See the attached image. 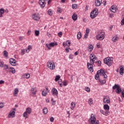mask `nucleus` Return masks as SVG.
<instances>
[{
  "instance_id": "27",
  "label": "nucleus",
  "mask_w": 124,
  "mask_h": 124,
  "mask_svg": "<svg viewBox=\"0 0 124 124\" xmlns=\"http://www.w3.org/2000/svg\"><path fill=\"white\" fill-rule=\"evenodd\" d=\"M59 80H61V76L60 75H57L55 77V82H58Z\"/></svg>"
},
{
  "instance_id": "36",
  "label": "nucleus",
  "mask_w": 124,
  "mask_h": 124,
  "mask_svg": "<svg viewBox=\"0 0 124 124\" xmlns=\"http://www.w3.org/2000/svg\"><path fill=\"white\" fill-rule=\"evenodd\" d=\"M89 49L90 50V52H92L93 51V45H90L89 46Z\"/></svg>"
},
{
  "instance_id": "33",
  "label": "nucleus",
  "mask_w": 124,
  "mask_h": 124,
  "mask_svg": "<svg viewBox=\"0 0 124 124\" xmlns=\"http://www.w3.org/2000/svg\"><path fill=\"white\" fill-rule=\"evenodd\" d=\"M49 44H50V46L51 47H54V46H57V45H58V44L57 43V42L54 43H51Z\"/></svg>"
},
{
  "instance_id": "37",
  "label": "nucleus",
  "mask_w": 124,
  "mask_h": 124,
  "mask_svg": "<svg viewBox=\"0 0 124 124\" xmlns=\"http://www.w3.org/2000/svg\"><path fill=\"white\" fill-rule=\"evenodd\" d=\"M18 93H19V90L18 89V88H15L14 94H17Z\"/></svg>"
},
{
  "instance_id": "17",
  "label": "nucleus",
  "mask_w": 124,
  "mask_h": 124,
  "mask_svg": "<svg viewBox=\"0 0 124 124\" xmlns=\"http://www.w3.org/2000/svg\"><path fill=\"white\" fill-rule=\"evenodd\" d=\"M87 67L89 70H90V72H93V64L90 62H88Z\"/></svg>"
},
{
  "instance_id": "41",
  "label": "nucleus",
  "mask_w": 124,
  "mask_h": 124,
  "mask_svg": "<svg viewBox=\"0 0 124 124\" xmlns=\"http://www.w3.org/2000/svg\"><path fill=\"white\" fill-rule=\"evenodd\" d=\"M46 47H47V48H48V50H51V45L50 44H46Z\"/></svg>"
},
{
  "instance_id": "51",
  "label": "nucleus",
  "mask_w": 124,
  "mask_h": 124,
  "mask_svg": "<svg viewBox=\"0 0 124 124\" xmlns=\"http://www.w3.org/2000/svg\"><path fill=\"white\" fill-rule=\"evenodd\" d=\"M58 12H59V13H62V8H58V10H57Z\"/></svg>"
},
{
  "instance_id": "46",
  "label": "nucleus",
  "mask_w": 124,
  "mask_h": 124,
  "mask_svg": "<svg viewBox=\"0 0 124 124\" xmlns=\"http://www.w3.org/2000/svg\"><path fill=\"white\" fill-rule=\"evenodd\" d=\"M71 44V43L70 42V41H67L66 42V45H67V46H70V45Z\"/></svg>"
},
{
  "instance_id": "39",
  "label": "nucleus",
  "mask_w": 124,
  "mask_h": 124,
  "mask_svg": "<svg viewBox=\"0 0 124 124\" xmlns=\"http://www.w3.org/2000/svg\"><path fill=\"white\" fill-rule=\"evenodd\" d=\"M99 82H100L101 84H102V85H104V84H105V83H106V80L104 79L103 80H100Z\"/></svg>"
},
{
  "instance_id": "56",
  "label": "nucleus",
  "mask_w": 124,
  "mask_h": 124,
  "mask_svg": "<svg viewBox=\"0 0 124 124\" xmlns=\"http://www.w3.org/2000/svg\"><path fill=\"white\" fill-rule=\"evenodd\" d=\"M25 49H22L21 50V54H22V55H25Z\"/></svg>"
},
{
  "instance_id": "2",
  "label": "nucleus",
  "mask_w": 124,
  "mask_h": 124,
  "mask_svg": "<svg viewBox=\"0 0 124 124\" xmlns=\"http://www.w3.org/2000/svg\"><path fill=\"white\" fill-rule=\"evenodd\" d=\"M89 123L90 124H99V121L96 120V117L93 114H92L91 118L89 119Z\"/></svg>"
},
{
  "instance_id": "55",
  "label": "nucleus",
  "mask_w": 124,
  "mask_h": 124,
  "mask_svg": "<svg viewBox=\"0 0 124 124\" xmlns=\"http://www.w3.org/2000/svg\"><path fill=\"white\" fill-rule=\"evenodd\" d=\"M51 101L52 105H55L56 104V101L53 100V99H52Z\"/></svg>"
},
{
  "instance_id": "52",
  "label": "nucleus",
  "mask_w": 124,
  "mask_h": 124,
  "mask_svg": "<svg viewBox=\"0 0 124 124\" xmlns=\"http://www.w3.org/2000/svg\"><path fill=\"white\" fill-rule=\"evenodd\" d=\"M3 106H4L3 103L1 102L0 103V108H3Z\"/></svg>"
},
{
  "instance_id": "32",
  "label": "nucleus",
  "mask_w": 124,
  "mask_h": 124,
  "mask_svg": "<svg viewBox=\"0 0 124 124\" xmlns=\"http://www.w3.org/2000/svg\"><path fill=\"white\" fill-rule=\"evenodd\" d=\"M75 103L74 102H72L71 103V109H74V108H75Z\"/></svg>"
},
{
  "instance_id": "30",
  "label": "nucleus",
  "mask_w": 124,
  "mask_h": 124,
  "mask_svg": "<svg viewBox=\"0 0 124 124\" xmlns=\"http://www.w3.org/2000/svg\"><path fill=\"white\" fill-rule=\"evenodd\" d=\"M81 37H82V33H81V32H78V34H77L78 39H80Z\"/></svg>"
},
{
  "instance_id": "29",
  "label": "nucleus",
  "mask_w": 124,
  "mask_h": 124,
  "mask_svg": "<svg viewBox=\"0 0 124 124\" xmlns=\"http://www.w3.org/2000/svg\"><path fill=\"white\" fill-rule=\"evenodd\" d=\"M4 13V9H0V17H3L2 14Z\"/></svg>"
},
{
  "instance_id": "63",
  "label": "nucleus",
  "mask_w": 124,
  "mask_h": 124,
  "mask_svg": "<svg viewBox=\"0 0 124 124\" xmlns=\"http://www.w3.org/2000/svg\"><path fill=\"white\" fill-rule=\"evenodd\" d=\"M74 54L75 55V56H77V55H79V52L76 51L75 52Z\"/></svg>"
},
{
  "instance_id": "35",
  "label": "nucleus",
  "mask_w": 124,
  "mask_h": 124,
  "mask_svg": "<svg viewBox=\"0 0 124 124\" xmlns=\"http://www.w3.org/2000/svg\"><path fill=\"white\" fill-rule=\"evenodd\" d=\"M31 46H28L27 48H26V53H29L31 51Z\"/></svg>"
},
{
  "instance_id": "23",
  "label": "nucleus",
  "mask_w": 124,
  "mask_h": 124,
  "mask_svg": "<svg viewBox=\"0 0 124 124\" xmlns=\"http://www.w3.org/2000/svg\"><path fill=\"white\" fill-rule=\"evenodd\" d=\"M72 18L74 21H76V20L78 19V16H77V15L75 14L73 15Z\"/></svg>"
},
{
  "instance_id": "43",
  "label": "nucleus",
  "mask_w": 124,
  "mask_h": 124,
  "mask_svg": "<svg viewBox=\"0 0 124 124\" xmlns=\"http://www.w3.org/2000/svg\"><path fill=\"white\" fill-rule=\"evenodd\" d=\"M35 34L36 36H38V35H39V31H35Z\"/></svg>"
},
{
  "instance_id": "59",
  "label": "nucleus",
  "mask_w": 124,
  "mask_h": 124,
  "mask_svg": "<svg viewBox=\"0 0 124 124\" xmlns=\"http://www.w3.org/2000/svg\"><path fill=\"white\" fill-rule=\"evenodd\" d=\"M47 36L48 37H51V33H50V32H47Z\"/></svg>"
},
{
  "instance_id": "60",
  "label": "nucleus",
  "mask_w": 124,
  "mask_h": 124,
  "mask_svg": "<svg viewBox=\"0 0 124 124\" xmlns=\"http://www.w3.org/2000/svg\"><path fill=\"white\" fill-rule=\"evenodd\" d=\"M2 84H4V81L2 80H0V85H1Z\"/></svg>"
},
{
  "instance_id": "5",
  "label": "nucleus",
  "mask_w": 124,
  "mask_h": 124,
  "mask_svg": "<svg viewBox=\"0 0 124 124\" xmlns=\"http://www.w3.org/2000/svg\"><path fill=\"white\" fill-rule=\"evenodd\" d=\"M47 65L48 68L51 69V70H54L56 67V66L55 65V62H54L53 61H48L47 62Z\"/></svg>"
},
{
  "instance_id": "13",
  "label": "nucleus",
  "mask_w": 124,
  "mask_h": 124,
  "mask_svg": "<svg viewBox=\"0 0 124 124\" xmlns=\"http://www.w3.org/2000/svg\"><path fill=\"white\" fill-rule=\"evenodd\" d=\"M47 93H50V91L48 88H46V89L43 91L42 95H43V96H46L47 95Z\"/></svg>"
},
{
  "instance_id": "16",
  "label": "nucleus",
  "mask_w": 124,
  "mask_h": 124,
  "mask_svg": "<svg viewBox=\"0 0 124 124\" xmlns=\"http://www.w3.org/2000/svg\"><path fill=\"white\" fill-rule=\"evenodd\" d=\"M9 62L11 65L15 66L16 65V60L13 58H10L9 59Z\"/></svg>"
},
{
  "instance_id": "54",
  "label": "nucleus",
  "mask_w": 124,
  "mask_h": 124,
  "mask_svg": "<svg viewBox=\"0 0 124 124\" xmlns=\"http://www.w3.org/2000/svg\"><path fill=\"white\" fill-rule=\"evenodd\" d=\"M4 69H8V65H7V64H5V65H4Z\"/></svg>"
},
{
  "instance_id": "21",
  "label": "nucleus",
  "mask_w": 124,
  "mask_h": 124,
  "mask_svg": "<svg viewBox=\"0 0 124 124\" xmlns=\"http://www.w3.org/2000/svg\"><path fill=\"white\" fill-rule=\"evenodd\" d=\"M119 73H120V75H123V74H124V66H123V65L120 66Z\"/></svg>"
},
{
  "instance_id": "34",
  "label": "nucleus",
  "mask_w": 124,
  "mask_h": 124,
  "mask_svg": "<svg viewBox=\"0 0 124 124\" xmlns=\"http://www.w3.org/2000/svg\"><path fill=\"white\" fill-rule=\"evenodd\" d=\"M62 79H59V80L58 81V84L60 86V87H62Z\"/></svg>"
},
{
  "instance_id": "62",
  "label": "nucleus",
  "mask_w": 124,
  "mask_h": 124,
  "mask_svg": "<svg viewBox=\"0 0 124 124\" xmlns=\"http://www.w3.org/2000/svg\"><path fill=\"white\" fill-rule=\"evenodd\" d=\"M97 48H100V44L99 43H97L96 45Z\"/></svg>"
},
{
  "instance_id": "44",
  "label": "nucleus",
  "mask_w": 124,
  "mask_h": 124,
  "mask_svg": "<svg viewBox=\"0 0 124 124\" xmlns=\"http://www.w3.org/2000/svg\"><path fill=\"white\" fill-rule=\"evenodd\" d=\"M85 90L86 91V92H88V93H90V92H91V89H90V88L89 87H85Z\"/></svg>"
},
{
  "instance_id": "8",
  "label": "nucleus",
  "mask_w": 124,
  "mask_h": 124,
  "mask_svg": "<svg viewBox=\"0 0 124 124\" xmlns=\"http://www.w3.org/2000/svg\"><path fill=\"white\" fill-rule=\"evenodd\" d=\"M114 90H116V93H120L121 92H122V89H121V87L119 85L115 84L112 88Z\"/></svg>"
},
{
  "instance_id": "47",
  "label": "nucleus",
  "mask_w": 124,
  "mask_h": 124,
  "mask_svg": "<svg viewBox=\"0 0 124 124\" xmlns=\"http://www.w3.org/2000/svg\"><path fill=\"white\" fill-rule=\"evenodd\" d=\"M48 14L49 15H53V12H52V10L49 9L48 11Z\"/></svg>"
},
{
  "instance_id": "14",
  "label": "nucleus",
  "mask_w": 124,
  "mask_h": 124,
  "mask_svg": "<svg viewBox=\"0 0 124 124\" xmlns=\"http://www.w3.org/2000/svg\"><path fill=\"white\" fill-rule=\"evenodd\" d=\"M110 10L111 12H113V13H116L117 11L118 10V8L117 7V6L116 5H112L110 9Z\"/></svg>"
},
{
  "instance_id": "10",
  "label": "nucleus",
  "mask_w": 124,
  "mask_h": 124,
  "mask_svg": "<svg viewBox=\"0 0 124 124\" xmlns=\"http://www.w3.org/2000/svg\"><path fill=\"white\" fill-rule=\"evenodd\" d=\"M31 110L30 109H27L26 111L24 112L23 113V117L25 118V119H27L29 118V115L31 114Z\"/></svg>"
},
{
  "instance_id": "42",
  "label": "nucleus",
  "mask_w": 124,
  "mask_h": 124,
  "mask_svg": "<svg viewBox=\"0 0 124 124\" xmlns=\"http://www.w3.org/2000/svg\"><path fill=\"white\" fill-rule=\"evenodd\" d=\"M43 112L44 114L46 115V114H47V113H48V109H43Z\"/></svg>"
},
{
  "instance_id": "19",
  "label": "nucleus",
  "mask_w": 124,
  "mask_h": 124,
  "mask_svg": "<svg viewBox=\"0 0 124 124\" xmlns=\"http://www.w3.org/2000/svg\"><path fill=\"white\" fill-rule=\"evenodd\" d=\"M119 40V36L117 34L115 35L112 38V41L113 42H117Z\"/></svg>"
},
{
  "instance_id": "7",
  "label": "nucleus",
  "mask_w": 124,
  "mask_h": 124,
  "mask_svg": "<svg viewBox=\"0 0 124 124\" xmlns=\"http://www.w3.org/2000/svg\"><path fill=\"white\" fill-rule=\"evenodd\" d=\"M15 113H16V109H14L13 110H11L8 114V119L10 118H15Z\"/></svg>"
},
{
  "instance_id": "53",
  "label": "nucleus",
  "mask_w": 124,
  "mask_h": 124,
  "mask_svg": "<svg viewBox=\"0 0 124 124\" xmlns=\"http://www.w3.org/2000/svg\"><path fill=\"white\" fill-rule=\"evenodd\" d=\"M85 33L87 34H89V33H90V30L89 29H86Z\"/></svg>"
},
{
  "instance_id": "9",
  "label": "nucleus",
  "mask_w": 124,
  "mask_h": 124,
  "mask_svg": "<svg viewBox=\"0 0 124 124\" xmlns=\"http://www.w3.org/2000/svg\"><path fill=\"white\" fill-rule=\"evenodd\" d=\"M100 112L102 114H103V115H105V116H108V115L110 114V112L109 111V109H101Z\"/></svg>"
},
{
  "instance_id": "57",
  "label": "nucleus",
  "mask_w": 124,
  "mask_h": 124,
  "mask_svg": "<svg viewBox=\"0 0 124 124\" xmlns=\"http://www.w3.org/2000/svg\"><path fill=\"white\" fill-rule=\"evenodd\" d=\"M54 117H51V118H50V121L51 123H53V122H54Z\"/></svg>"
},
{
  "instance_id": "26",
  "label": "nucleus",
  "mask_w": 124,
  "mask_h": 124,
  "mask_svg": "<svg viewBox=\"0 0 124 124\" xmlns=\"http://www.w3.org/2000/svg\"><path fill=\"white\" fill-rule=\"evenodd\" d=\"M10 72H12L13 74H15V73H16V71L15 70V69L14 68L11 67L10 68Z\"/></svg>"
},
{
  "instance_id": "45",
  "label": "nucleus",
  "mask_w": 124,
  "mask_h": 124,
  "mask_svg": "<svg viewBox=\"0 0 124 124\" xmlns=\"http://www.w3.org/2000/svg\"><path fill=\"white\" fill-rule=\"evenodd\" d=\"M73 9H76L77 8V4H74L72 6Z\"/></svg>"
},
{
  "instance_id": "61",
  "label": "nucleus",
  "mask_w": 124,
  "mask_h": 124,
  "mask_svg": "<svg viewBox=\"0 0 124 124\" xmlns=\"http://www.w3.org/2000/svg\"><path fill=\"white\" fill-rule=\"evenodd\" d=\"M69 59H73V55L70 54V55L69 56Z\"/></svg>"
},
{
  "instance_id": "15",
  "label": "nucleus",
  "mask_w": 124,
  "mask_h": 124,
  "mask_svg": "<svg viewBox=\"0 0 124 124\" xmlns=\"http://www.w3.org/2000/svg\"><path fill=\"white\" fill-rule=\"evenodd\" d=\"M104 103H110V98H109V96H105L104 97L103 99Z\"/></svg>"
},
{
  "instance_id": "20",
  "label": "nucleus",
  "mask_w": 124,
  "mask_h": 124,
  "mask_svg": "<svg viewBox=\"0 0 124 124\" xmlns=\"http://www.w3.org/2000/svg\"><path fill=\"white\" fill-rule=\"evenodd\" d=\"M51 93L53 95H58V90L56 88H53L51 90Z\"/></svg>"
},
{
  "instance_id": "31",
  "label": "nucleus",
  "mask_w": 124,
  "mask_h": 124,
  "mask_svg": "<svg viewBox=\"0 0 124 124\" xmlns=\"http://www.w3.org/2000/svg\"><path fill=\"white\" fill-rule=\"evenodd\" d=\"M88 103L89 105H92V104H93V98H90L88 100Z\"/></svg>"
},
{
  "instance_id": "1",
  "label": "nucleus",
  "mask_w": 124,
  "mask_h": 124,
  "mask_svg": "<svg viewBox=\"0 0 124 124\" xmlns=\"http://www.w3.org/2000/svg\"><path fill=\"white\" fill-rule=\"evenodd\" d=\"M100 76H102L103 78H107V75L105 74V72L104 70L101 69L97 71V74L95 75V80H98Z\"/></svg>"
},
{
  "instance_id": "38",
  "label": "nucleus",
  "mask_w": 124,
  "mask_h": 124,
  "mask_svg": "<svg viewBox=\"0 0 124 124\" xmlns=\"http://www.w3.org/2000/svg\"><path fill=\"white\" fill-rule=\"evenodd\" d=\"M110 107H109V105L107 104H105L104 105V109H109Z\"/></svg>"
},
{
  "instance_id": "58",
  "label": "nucleus",
  "mask_w": 124,
  "mask_h": 124,
  "mask_svg": "<svg viewBox=\"0 0 124 124\" xmlns=\"http://www.w3.org/2000/svg\"><path fill=\"white\" fill-rule=\"evenodd\" d=\"M89 36V34H87L85 33V34L84 35V38H88V36Z\"/></svg>"
},
{
  "instance_id": "49",
  "label": "nucleus",
  "mask_w": 124,
  "mask_h": 124,
  "mask_svg": "<svg viewBox=\"0 0 124 124\" xmlns=\"http://www.w3.org/2000/svg\"><path fill=\"white\" fill-rule=\"evenodd\" d=\"M63 86H67V81L64 80L63 81Z\"/></svg>"
},
{
  "instance_id": "18",
  "label": "nucleus",
  "mask_w": 124,
  "mask_h": 124,
  "mask_svg": "<svg viewBox=\"0 0 124 124\" xmlns=\"http://www.w3.org/2000/svg\"><path fill=\"white\" fill-rule=\"evenodd\" d=\"M102 4V0H96L95 1V5L96 6H100Z\"/></svg>"
},
{
  "instance_id": "24",
  "label": "nucleus",
  "mask_w": 124,
  "mask_h": 124,
  "mask_svg": "<svg viewBox=\"0 0 124 124\" xmlns=\"http://www.w3.org/2000/svg\"><path fill=\"white\" fill-rule=\"evenodd\" d=\"M97 60V58L94 57L93 58H92V59H90V63L92 64H93L94 63V61H96Z\"/></svg>"
},
{
  "instance_id": "40",
  "label": "nucleus",
  "mask_w": 124,
  "mask_h": 124,
  "mask_svg": "<svg viewBox=\"0 0 124 124\" xmlns=\"http://www.w3.org/2000/svg\"><path fill=\"white\" fill-rule=\"evenodd\" d=\"M96 57L94 54H91L90 56V60H92V59H93V58H95Z\"/></svg>"
},
{
  "instance_id": "12",
  "label": "nucleus",
  "mask_w": 124,
  "mask_h": 124,
  "mask_svg": "<svg viewBox=\"0 0 124 124\" xmlns=\"http://www.w3.org/2000/svg\"><path fill=\"white\" fill-rule=\"evenodd\" d=\"M39 4L40 7L42 8H44L46 5V2H45V0H40L39 1Z\"/></svg>"
},
{
  "instance_id": "3",
  "label": "nucleus",
  "mask_w": 124,
  "mask_h": 124,
  "mask_svg": "<svg viewBox=\"0 0 124 124\" xmlns=\"http://www.w3.org/2000/svg\"><path fill=\"white\" fill-rule=\"evenodd\" d=\"M105 37V33L102 31H98L97 34L96 36V38L97 40H103Z\"/></svg>"
},
{
  "instance_id": "22",
  "label": "nucleus",
  "mask_w": 124,
  "mask_h": 124,
  "mask_svg": "<svg viewBox=\"0 0 124 124\" xmlns=\"http://www.w3.org/2000/svg\"><path fill=\"white\" fill-rule=\"evenodd\" d=\"M30 76H31V75H30V74H25L22 76V78H26V79H28L30 78Z\"/></svg>"
},
{
  "instance_id": "11",
  "label": "nucleus",
  "mask_w": 124,
  "mask_h": 124,
  "mask_svg": "<svg viewBox=\"0 0 124 124\" xmlns=\"http://www.w3.org/2000/svg\"><path fill=\"white\" fill-rule=\"evenodd\" d=\"M32 18L33 20H35L36 21H39V19H40V16L39 14H34L32 15Z\"/></svg>"
},
{
  "instance_id": "64",
  "label": "nucleus",
  "mask_w": 124,
  "mask_h": 124,
  "mask_svg": "<svg viewBox=\"0 0 124 124\" xmlns=\"http://www.w3.org/2000/svg\"><path fill=\"white\" fill-rule=\"evenodd\" d=\"M23 38H24V37H22V36H20L19 37V40H23Z\"/></svg>"
},
{
  "instance_id": "25",
  "label": "nucleus",
  "mask_w": 124,
  "mask_h": 124,
  "mask_svg": "<svg viewBox=\"0 0 124 124\" xmlns=\"http://www.w3.org/2000/svg\"><path fill=\"white\" fill-rule=\"evenodd\" d=\"M3 56V57H5V58H8V52L6 51V50H4Z\"/></svg>"
},
{
  "instance_id": "50",
  "label": "nucleus",
  "mask_w": 124,
  "mask_h": 124,
  "mask_svg": "<svg viewBox=\"0 0 124 124\" xmlns=\"http://www.w3.org/2000/svg\"><path fill=\"white\" fill-rule=\"evenodd\" d=\"M58 36L59 37H62V32L61 31V32H59L58 33Z\"/></svg>"
},
{
  "instance_id": "6",
  "label": "nucleus",
  "mask_w": 124,
  "mask_h": 124,
  "mask_svg": "<svg viewBox=\"0 0 124 124\" xmlns=\"http://www.w3.org/2000/svg\"><path fill=\"white\" fill-rule=\"evenodd\" d=\"M98 10L97 9L95 8L91 13L90 16L92 19H94V17L98 15V13L97 12Z\"/></svg>"
},
{
  "instance_id": "28",
  "label": "nucleus",
  "mask_w": 124,
  "mask_h": 124,
  "mask_svg": "<svg viewBox=\"0 0 124 124\" xmlns=\"http://www.w3.org/2000/svg\"><path fill=\"white\" fill-rule=\"evenodd\" d=\"M31 92L32 94L35 95V93H36V92H37V91L36 90V88H32Z\"/></svg>"
},
{
  "instance_id": "4",
  "label": "nucleus",
  "mask_w": 124,
  "mask_h": 124,
  "mask_svg": "<svg viewBox=\"0 0 124 124\" xmlns=\"http://www.w3.org/2000/svg\"><path fill=\"white\" fill-rule=\"evenodd\" d=\"M104 62L108 66H111L113 63V60H112L110 57H107L104 59Z\"/></svg>"
},
{
  "instance_id": "48",
  "label": "nucleus",
  "mask_w": 124,
  "mask_h": 124,
  "mask_svg": "<svg viewBox=\"0 0 124 124\" xmlns=\"http://www.w3.org/2000/svg\"><path fill=\"white\" fill-rule=\"evenodd\" d=\"M4 64V62H0V67H3V65Z\"/></svg>"
}]
</instances>
